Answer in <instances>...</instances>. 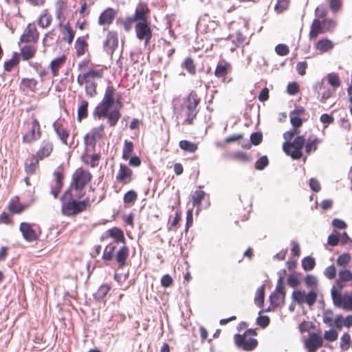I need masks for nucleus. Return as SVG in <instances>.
I'll list each match as a JSON object with an SVG mask.
<instances>
[{"label": "nucleus", "instance_id": "obj_1", "mask_svg": "<svg viewBox=\"0 0 352 352\" xmlns=\"http://www.w3.org/2000/svg\"><path fill=\"white\" fill-rule=\"evenodd\" d=\"M93 179L91 173L79 167L72 175L69 188L60 197L61 213L67 217L76 216L89 209L94 202L89 197H85V188Z\"/></svg>", "mask_w": 352, "mask_h": 352}, {"label": "nucleus", "instance_id": "obj_2", "mask_svg": "<svg viewBox=\"0 0 352 352\" xmlns=\"http://www.w3.org/2000/svg\"><path fill=\"white\" fill-rule=\"evenodd\" d=\"M112 239L115 243H121L118 250L116 251V246L111 243L108 244L103 252L102 259L105 261H111L115 259L119 269L124 268L127 265L129 256V248L126 244V239L123 230L118 227H113L108 229L100 236V241Z\"/></svg>", "mask_w": 352, "mask_h": 352}, {"label": "nucleus", "instance_id": "obj_3", "mask_svg": "<svg viewBox=\"0 0 352 352\" xmlns=\"http://www.w3.org/2000/svg\"><path fill=\"white\" fill-rule=\"evenodd\" d=\"M89 63V60L84 59L78 64V70L80 73L77 76L76 81L79 86L85 87L86 95L93 98L98 94L97 81L104 77V69L96 67L87 69Z\"/></svg>", "mask_w": 352, "mask_h": 352}, {"label": "nucleus", "instance_id": "obj_4", "mask_svg": "<svg viewBox=\"0 0 352 352\" xmlns=\"http://www.w3.org/2000/svg\"><path fill=\"white\" fill-rule=\"evenodd\" d=\"M200 101L201 98L195 91H192L187 97L184 98L181 111V116L184 117L183 124H193L199 113L197 107Z\"/></svg>", "mask_w": 352, "mask_h": 352}, {"label": "nucleus", "instance_id": "obj_5", "mask_svg": "<svg viewBox=\"0 0 352 352\" xmlns=\"http://www.w3.org/2000/svg\"><path fill=\"white\" fill-rule=\"evenodd\" d=\"M42 133L43 131L39 120L34 113L31 114L23 124V142L25 144H32L40 139Z\"/></svg>", "mask_w": 352, "mask_h": 352}, {"label": "nucleus", "instance_id": "obj_6", "mask_svg": "<svg viewBox=\"0 0 352 352\" xmlns=\"http://www.w3.org/2000/svg\"><path fill=\"white\" fill-rule=\"evenodd\" d=\"M113 105V104L101 101L95 108L94 116L98 120L107 118L109 125L115 126L121 118V113L118 109L111 110Z\"/></svg>", "mask_w": 352, "mask_h": 352}, {"label": "nucleus", "instance_id": "obj_7", "mask_svg": "<svg viewBox=\"0 0 352 352\" xmlns=\"http://www.w3.org/2000/svg\"><path fill=\"white\" fill-rule=\"evenodd\" d=\"M336 26L337 22L333 19L325 18L322 20L314 19L310 25L309 38L310 40H315L320 34L331 33Z\"/></svg>", "mask_w": 352, "mask_h": 352}, {"label": "nucleus", "instance_id": "obj_8", "mask_svg": "<svg viewBox=\"0 0 352 352\" xmlns=\"http://www.w3.org/2000/svg\"><path fill=\"white\" fill-rule=\"evenodd\" d=\"M256 336L254 329H249L243 334H235L234 340L236 346L244 351H250L255 349L258 344L257 340L254 338Z\"/></svg>", "mask_w": 352, "mask_h": 352}, {"label": "nucleus", "instance_id": "obj_9", "mask_svg": "<svg viewBox=\"0 0 352 352\" xmlns=\"http://www.w3.org/2000/svg\"><path fill=\"white\" fill-rule=\"evenodd\" d=\"M305 138L302 135L296 136L292 142H285L283 144L284 152L294 160H299L302 157V148Z\"/></svg>", "mask_w": 352, "mask_h": 352}, {"label": "nucleus", "instance_id": "obj_10", "mask_svg": "<svg viewBox=\"0 0 352 352\" xmlns=\"http://www.w3.org/2000/svg\"><path fill=\"white\" fill-rule=\"evenodd\" d=\"M54 150V144L52 138L47 137L43 138L38 144L37 151L34 154V157L37 160H44L50 157Z\"/></svg>", "mask_w": 352, "mask_h": 352}, {"label": "nucleus", "instance_id": "obj_11", "mask_svg": "<svg viewBox=\"0 0 352 352\" xmlns=\"http://www.w3.org/2000/svg\"><path fill=\"white\" fill-rule=\"evenodd\" d=\"M40 34L34 23H28L22 34L20 36L19 41L22 43L37 44L39 40Z\"/></svg>", "mask_w": 352, "mask_h": 352}, {"label": "nucleus", "instance_id": "obj_12", "mask_svg": "<svg viewBox=\"0 0 352 352\" xmlns=\"http://www.w3.org/2000/svg\"><path fill=\"white\" fill-rule=\"evenodd\" d=\"M135 31L137 38L140 41H144V46L148 45L152 38L150 21L137 22L135 25Z\"/></svg>", "mask_w": 352, "mask_h": 352}, {"label": "nucleus", "instance_id": "obj_13", "mask_svg": "<svg viewBox=\"0 0 352 352\" xmlns=\"http://www.w3.org/2000/svg\"><path fill=\"white\" fill-rule=\"evenodd\" d=\"M317 297V293L314 291H311L307 294L301 290H294L292 292L293 300L299 305L306 303L309 306H312L316 302Z\"/></svg>", "mask_w": 352, "mask_h": 352}, {"label": "nucleus", "instance_id": "obj_14", "mask_svg": "<svg viewBox=\"0 0 352 352\" xmlns=\"http://www.w3.org/2000/svg\"><path fill=\"white\" fill-rule=\"evenodd\" d=\"M118 34L115 30H109L103 41V49L108 54L112 55L118 47Z\"/></svg>", "mask_w": 352, "mask_h": 352}, {"label": "nucleus", "instance_id": "obj_15", "mask_svg": "<svg viewBox=\"0 0 352 352\" xmlns=\"http://www.w3.org/2000/svg\"><path fill=\"white\" fill-rule=\"evenodd\" d=\"M285 297V287L283 285V278L278 281L276 289L270 296L271 305L274 307H280L284 304Z\"/></svg>", "mask_w": 352, "mask_h": 352}, {"label": "nucleus", "instance_id": "obj_16", "mask_svg": "<svg viewBox=\"0 0 352 352\" xmlns=\"http://www.w3.org/2000/svg\"><path fill=\"white\" fill-rule=\"evenodd\" d=\"M116 179L118 183L122 186L129 184L133 180V172L126 164H120L116 175Z\"/></svg>", "mask_w": 352, "mask_h": 352}, {"label": "nucleus", "instance_id": "obj_17", "mask_svg": "<svg viewBox=\"0 0 352 352\" xmlns=\"http://www.w3.org/2000/svg\"><path fill=\"white\" fill-rule=\"evenodd\" d=\"M53 129L63 144L68 146L67 139L69 136V131L65 124L63 119L56 120L52 124Z\"/></svg>", "mask_w": 352, "mask_h": 352}, {"label": "nucleus", "instance_id": "obj_18", "mask_svg": "<svg viewBox=\"0 0 352 352\" xmlns=\"http://www.w3.org/2000/svg\"><path fill=\"white\" fill-rule=\"evenodd\" d=\"M104 135V126L100 125L93 128L85 137V142L87 146L95 147L97 140H100Z\"/></svg>", "mask_w": 352, "mask_h": 352}, {"label": "nucleus", "instance_id": "obj_19", "mask_svg": "<svg viewBox=\"0 0 352 352\" xmlns=\"http://www.w3.org/2000/svg\"><path fill=\"white\" fill-rule=\"evenodd\" d=\"M332 299L336 307L347 311L352 310V292L344 295L336 293Z\"/></svg>", "mask_w": 352, "mask_h": 352}, {"label": "nucleus", "instance_id": "obj_20", "mask_svg": "<svg viewBox=\"0 0 352 352\" xmlns=\"http://www.w3.org/2000/svg\"><path fill=\"white\" fill-rule=\"evenodd\" d=\"M33 226V224L27 222L20 223L19 230L23 239L28 242H33L38 239L39 234L36 232Z\"/></svg>", "mask_w": 352, "mask_h": 352}, {"label": "nucleus", "instance_id": "obj_21", "mask_svg": "<svg viewBox=\"0 0 352 352\" xmlns=\"http://www.w3.org/2000/svg\"><path fill=\"white\" fill-rule=\"evenodd\" d=\"M323 344L322 336L316 333H310L308 338L305 342V347L309 352H315L317 349L321 347Z\"/></svg>", "mask_w": 352, "mask_h": 352}, {"label": "nucleus", "instance_id": "obj_22", "mask_svg": "<svg viewBox=\"0 0 352 352\" xmlns=\"http://www.w3.org/2000/svg\"><path fill=\"white\" fill-rule=\"evenodd\" d=\"M150 13V10L145 3H140L138 6L135 14L131 19V22H144L149 21L146 16Z\"/></svg>", "mask_w": 352, "mask_h": 352}, {"label": "nucleus", "instance_id": "obj_23", "mask_svg": "<svg viewBox=\"0 0 352 352\" xmlns=\"http://www.w3.org/2000/svg\"><path fill=\"white\" fill-rule=\"evenodd\" d=\"M54 182L51 187L50 193L54 198H57L58 194L63 188L64 184V174L62 171L56 170L54 173Z\"/></svg>", "mask_w": 352, "mask_h": 352}, {"label": "nucleus", "instance_id": "obj_24", "mask_svg": "<svg viewBox=\"0 0 352 352\" xmlns=\"http://www.w3.org/2000/svg\"><path fill=\"white\" fill-rule=\"evenodd\" d=\"M117 14L116 11L111 8L105 9L98 18V24L102 26L111 24Z\"/></svg>", "mask_w": 352, "mask_h": 352}, {"label": "nucleus", "instance_id": "obj_25", "mask_svg": "<svg viewBox=\"0 0 352 352\" xmlns=\"http://www.w3.org/2000/svg\"><path fill=\"white\" fill-rule=\"evenodd\" d=\"M28 208V205L21 204L18 196L12 197L8 205V210L12 214H21Z\"/></svg>", "mask_w": 352, "mask_h": 352}, {"label": "nucleus", "instance_id": "obj_26", "mask_svg": "<svg viewBox=\"0 0 352 352\" xmlns=\"http://www.w3.org/2000/svg\"><path fill=\"white\" fill-rule=\"evenodd\" d=\"M20 49V56L23 60H29L35 57L37 47L36 44L25 43Z\"/></svg>", "mask_w": 352, "mask_h": 352}, {"label": "nucleus", "instance_id": "obj_27", "mask_svg": "<svg viewBox=\"0 0 352 352\" xmlns=\"http://www.w3.org/2000/svg\"><path fill=\"white\" fill-rule=\"evenodd\" d=\"M67 56L63 54L54 58L50 63L49 67L54 77L59 75V69L65 64Z\"/></svg>", "mask_w": 352, "mask_h": 352}, {"label": "nucleus", "instance_id": "obj_28", "mask_svg": "<svg viewBox=\"0 0 352 352\" xmlns=\"http://www.w3.org/2000/svg\"><path fill=\"white\" fill-rule=\"evenodd\" d=\"M89 35L87 34L85 36H79L76 38L74 43V49L77 57L82 56L88 50V43L86 41V38Z\"/></svg>", "mask_w": 352, "mask_h": 352}, {"label": "nucleus", "instance_id": "obj_29", "mask_svg": "<svg viewBox=\"0 0 352 352\" xmlns=\"http://www.w3.org/2000/svg\"><path fill=\"white\" fill-rule=\"evenodd\" d=\"M322 142V140L314 135H309L305 143V153L309 155L311 152H314L318 148V145Z\"/></svg>", "mask_w": 352, "mask_h": 352}, {"label": "nucleus", "instance_id": "obj_30", "mask_svg": "<svg viewBox=\"0 0 352 352\" xmlns=\"http://www.w3.org/2000/svg\"><path fill=\"white\" fill-rule=\"evenodd\" d=\"M52 22V16L47 9L43 10L37 19L38 25L43 28H48Z\"/></svg>", "mask_w": 352, "mask_h": 352}, {"label": "nucleus", "instance_id": "obj_31", "mask_svg": "<svg viewBox=\"0 0 352 352\" xmlns=\"http://www.w3.org/2000/svg\"><path fill=\"white\" fill-rule=\"evenodd\" d=\"M101 160L100 153H94L91 155L86 154L81 157L82 162L91 168H95L98 166L99 162Z\"/></svg>", "mask_w": 352, "mask_h": 352}, {"label": "nucleus", "instance_id": "obj_32", "mask_svg": "<svg viewBox=\"0 0 352 352\" xmlns=\"http://www.w3.org/2000/svg\"><path fill=\"white\" fill-rule=\"evenodd\" d=\"M231 69L232 66L229 63H218L214 70V76L218 78H225Z\"/></svg>", "mask_w": 352, "mask_h": 352}, {"label": "nucleus", "instance_id": "obj_33", "mask_svg": "<svg viewBox=\"0 0 352 352\" xmlns=\"http://www.w3.org/2000/svg\"><path fill=\"white\" fill-rule=\"evenodd\" d=\"M61 32L63 35V40L65 41L69 45H71L76 34V32L72 28L71 24L69 22L64 24Z\"/></svg>", "mask_w": 352, "mask_h": 352}, {"label": "nucleus", "instance_id": "obj_34", "mask_svg": "<svg viewBox=\"0 0 352 352\" xmlns=\"http://www.w3.org/2000/svg\"><path fill=\"white\" fill-rule=\"evenodd\" d=\"M334 47L333 43L327 38H324L318 41L315 44V48L316 50L321 53L327 52L332 50Z\"/></svg>", "mask_w": 352, "mask_h": 352}, {"label": "nucleus", "instance_id": "obj_35", "mask_svg": "<svg viewBox=\"0 0 352 352\" xmlns=\"http://www.w3.org/2000/svg\"><path fill=\"white\" fill-rule=\"evenodd\" d=\"M38 82L33 78H24L21 80V86L23 91L35 92Z\"/></svg>", "mask_w": 352, "mask_h": 352}, {"label": "nucleus", "instance_id": "obj_36", "mask_svg": "<svg viewBox=\"0 0 352 352\" xmlns=\"http://www.w3.org/2000/svg\"><path fill=\"white\" fill-rule=\"evenodd\" d=\"M111 286L108 284H102L100 285L97 291L94 294V298L98 301H102L104 300L107 294L111 290Z\"/></svg>", "mask_w": 352, "mask_h": 352}, {"label": "nucleus", "instance_id": "obj_37", "mask_svg": "<svg viewBox=\"0 0 352 352\" xmlns=\"http://www.w3.org/2000/svg\"><path fill=\"white\" fill-rule=\"evenodd\" d=\"M138 193L134 190H130L127 191L123 197L124 206L126 208L133 206L136 200L138 199Z\"/></svg>", "mask_w": 352, "mask_h": 352}, {"label": "nucleus", "instance_id": "obj_38", "mask_svg": "<svg viewBox=\"0 0 352 352\" xmlns=\"http://www.w3.org/2000/svg\"><path fill=\"white\" fill-rule=\"evenodd\" d=\"M134 144L131 141L124 140L122 148V158L124 160H128L133 153Z\"/></svg>", "mask_w": 352, "mask_h": 352}, {"label": "nucleus", "instance_id": "obj_39", "mask_svg": "<svg viewBox=\"0 0 352 352\" xmlns=\"http://www.w3.org/2000/svg\"><path fill=\"white\" fill-rule=\"evenodd\" d=\"M116 89L112 85H108L105 89L103 98L101 101H104L108 103L114 104L115 102V95Z\"/></svg>", "mask_w": 352, "mask_h": 352}, {"label": "nucleus", "instance_id": "obj_40", "mask_svg": "<svg viewBox=\"0 0 352 352\" xmlns=\"http://www.w3.org/2000/svg\"><path fill=\"white\" fill-rule=\"evenodd\" d=\"M179 146L182 150L191 153L196 152L198 149L197 144L188 140H181L179 142Z\"/></svg>", "mask_w": 352, "mask_h": 352}, {"label": "nucleus", "instance_id": "obj_41", "mask_svg": "<svg viewBox=\"0 0 352 352\" xmlns=\"http://www.w3.org/2000/svg\"><path fill=\"white\" fill-rule=\"evenodd\" d=\"M182 67L186 69L189 74L195 75L197 72L196 65L191 57H187L182 63Z\"/></svg>", "mask_w": 352, "mask_h": 352}, {"label": "nucleus", "instance_id": "obj_42", "mask_svg": "<svg viewBox=\"0 0 352 352\" xmlns=\"http://www.w3.org/2000/svg\"><path fill=\"white\" fill-rule=\"evenodd\" d=\"M23 199L24 204L28 205V208L32 206L36 200L34 190H27L23 193Z\"/></svg>", "mask_w": 352, "mask_h": 352}, {"label": "nucleus", "instance_id": "obj_43", "mask_svg": "<svg viewBox=\"0 0 352 352\" xmlns=\"http://www.w3.org/2000/svg\"><path fill=\"white\" fill-rule=\"evenodd\" d=\"M19 63V54L14 52L12 57L4 63V70L6 72H11L14 67Z\"/></svg>", "mask_w": 352, "mask_h": 352}, {"label": "nucleus", "instance_id": "obj_44", "mask_svg": "<svg viewBox=\"0 0 352 352\" xmlns=\"http://www.w3.org/2000/svg\"><path fill=\"white\" fill-rule=\"evenodd\" d=\"M33 161L30 164H25V170L28 175H33L35 173L36 170L39 168V161L41 160H37L36 157H34V155H32Z\"/></svg>", "mask_w": 352, "mask_h": 352}, {"label": "nucleus", "instance_id": "obj_45", "mask_svg": "<svg viewBox=\"0 0 352 352\" xmlns=\"http://www.w3.org/2000/svg\"><path fill=\"white\" fill-rule=\"evenodd\" d=\"M88 105L89 103L86 100H82L80 105L78 108V120L81 121L88 116Z\"/></svg>", "mask_w": 352, "mask_h": 352}, {"label": "nucleus", "instance_id": "obj_46", "mask_svg": "<svg viewBox=\"0 0 352 352\" xmlns=\"http://www.w3.org/2000/svg\"><path fill=\"white\" fill-rule=\"evenodd\" d=\"M205 192L201 190L195 191L192 196L193 206H197L199 208L201 204V201L205 197Z\"/></svg>", "mask_w": 352, "mask_h": 352}, {"label": "nucleus", "instance_id": "obj_47", "mask_svg": "<svg viewBox=\"0 0 352 352\" xmlns=\"http://www.w3.org/2000/svg\"><path fill=\"white\" fill-rule=\"evenodd\" d=\"M316 265V261L311 256H306L302 260V267L305 271L312 270Z\"/></svg>", "mask_w": 352, "mask_h": 352}, {"label": "nucleus", "instance_id": "obj_48", "mask_svg": "<svg viewBox=\"0 0 352 352\" xmlns=\"http://www.w3.org/2000/svg\"><path fill=\"white\" fill-rule=\"evenodd\" d=\"M329 8L333 13L338 12L342 8L343 0H327Z\"/></svg>", "mask_w": 352, "mask_h": 352}, {"label": "nucleus", "instance_id": "obj_49", "mask_svg": "<svg viewBox=\"0 0 352 352\" xmlns=\"http://www.w3.org/2000/svg\"><path fill=\"white\" fill-rule=\"evenodd\" d=\"M262 140H263V135H262L261 133H260V132L253 133L250 136L251 144H248L245 146H243V147L245 148H250L251 146V144L257 146L262 142Z\"/></svg>", "mask_w": 352, "mask_h": 352}, {"label": "nucleus", "instance_id": "obj_50", "mask_svg": "<svg viewBox=\"0 0 352 352\" xmlns=\"http://www.w3.org/2000/svg\"><path fill=\"white\" fill-rule=\"evenodd\" d=\"M264 298H265V287L263 285L257 289L256 296L254 298L255 303L259 307H263V303H264Z\"/></svg>", "mask_w": 352, "mask_h": 352}, {"label": "nucleus", "instance_id": "obj_51", "mask_svg": "<svg viewBox=\"0 0 352 352\" xmlns=\"http://www.w3.org/2000/svg\"><path fill=\"white\" fill-rule=\"evenodd\" d=\"M290 3V0H278L274 10L277 13H282L288 9Z\"/></svg>", "mask_w": 352, "mask_h": 352}, {"label": "nucleus", "instance_id": "obj_52", "mask_svg": "<svg viewBox=\"0 0 352 352\" xmlns=\"http://www.w3.org/2000/svg\"><path fill=\"white\" fill-rule=\"evenodd\" d=\"M182 219V212L177 211L173 221L170 223L168 226V230L176 232L178 228V224Z\"/></svg>", "mask_w": 352, "mask_h": 352}, {"label": "nucleus", "instance_id": "obj_53", "mask_svg": "<svg viewBox=\"0 0 352 352\" xmlns=\"http://www.w3.org/2000/svg\"><path fill=\"white\" fill-rule=\"evenodd\" d=\"M351 261V255L348 253H344L340 255L336 261L338 266L345 267Z\"/></svg>", "mask_w": 352, "mask_h": 352}, {"label": "nucleus", "instance_id": "obj_54", "mask_svg": "<svg viewBox=\"0 0 352 352\" xmlns=\"http://www.w3.org/2000/svg\"><path fill=\"white\" fill-rule=\"evenodd\" d=\"M346 282L338 279L331 289V297H333L334 294H342V289L346 286Z\"/></svg>", "mask_w": 352, "mask_h": 352}, {"label": "nucleus", "instance_id": "obj_55", "mask_svg": "<svg viewBox=\"0 0 352 352\" xmlns=\"http://www.w3.org/2000/svg\"><path fill=\"white\" fill-rule=\"evenodd\" d=\"M344 282H349L352 280V272L349 270H342L338 272V278Z\"/></svg>", "mask_w": 352, "mask_h": 352}, {"label": "nucleus", "instance_id": "obj_56", "mask_svg": "<svg viewBox=\"0 0 352 352\" xmlns=\"http://www.w3.org/2000/svg\"><path fill=\"white\" fill-rule=\"evenodd\" d=\"M328 82L334 88H337L340 85V80L337 74L331 73L327 76Z\"/></svg>", "mask_w": 352, "mask_h": 352}, {"label": "nucleus", "instance_id": "obj_57", "mask_svg": "<svg viewBox=\"0 0 352 352\" xmlns=\"http://www.w3.org/2000/svg\"><path fill=\"white\" fill-rule=\"evenodd\" d=\"M269 164L267 156L264 155L258 158L255 163V168L258 170H263Z\"/></svg>", "mask_w": 352, "mask_h": 352}, {"label": "nucleus", "instance_id": "obj_58", "mask_svg": "<svg viewBox=\"0 0 352 352\" xmlns=\"http://www.w3.org/2000/svg\"><path fill=\"white\" fill-rule=\"evenodd\" d=\"M328 10L323 6H318L315 10V19H319V20H322L326 18Z\"/></svg>", "mask_w": 352, "mask_h": 352}, {"label": "nucleus", "instance_id": "obj_59", "mask_svg": "<svg viewBox=\"0 0 352 352\" xmlns=\"http://www.w3.org/2000/svg\"><path fill=\"white\" fill-rule=\"evenodd\" d=\"M275 52L279 56H286L289 53V48L285 44H278L275 47Z\"/></svg>", "mask_w": 352, "mask_h": 352}, {"label": "nucleus", "instance_id": "obj_60", "mask_svg": "<svg viewBox=\"0 0 352 352\" xmlns=\"http://www.w3.org/2000/svg\"><path fill=\"white\" fill-rule=\"evenodd\" d=\"M334 320L333 313L331 310H327L324 312L323 314V322L329 326H333V322Z\"/></svg>", "mask_w": 352, "mask_h": 352}, {"label": "nucleus", "instance_id": "obj_61", "mask_svg": "<svg viewBox=\"0 0 352 352\" xmlns=\"http://www.w3.org/2000/svg\"><path fill=\"white\" fill-rule=\"evenodd\" d=\"M324 276L329 279H333L336 276V269L333 265L327 267L324 272Z\"/></svg>", "mask_w": 352, "mask_h": 352}, {"label": "nucleus", "instance_id": "obj_62", "mask_svg": "<svg viewBox=\"0 0 352 352\" xmlns=\"http://www.w3.org/2000/svg\"><path fill=\"white\" fill-rule=\"evenodd\" d=\"M299 85L296 82H289L287 85V91L289 95H295L299 91Z\"/></svg>", "mask_w": 352, "mask_h": 352}, {"label": "nucleus", "instance_id": "obj_63", "mask_svg": "<svg viewBox=\"0 0 352 352\" xmlns=\"http://www.w3.org/2000/svg\"><path fill=\"white\" fill-rule=\"evenodd\" d=\"M305 283L308 287H316L318 284L316 278L313 275H307Z\"/></svg>", "mask_w": 352, "mask_h": 352}, {"label": "nucleus", "instance_id": "obj_64", "mask_svg": "<svg viewBox=\"0 0 352 352\" xmlns=\"http://www.w3.org/2000/svg\"><path fill=\"white\" fill-rule=\"evenodd\" d=\"M324 338L330 342L335 341L338 338V333L333 329L324 332Z\"/></svg>", "mask_w": 352, "mask_h": 352}]
</instances>
